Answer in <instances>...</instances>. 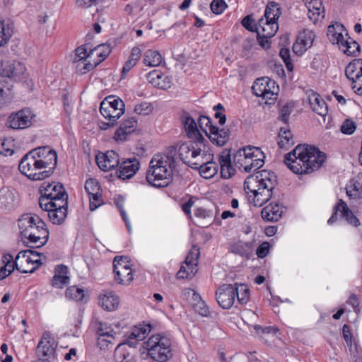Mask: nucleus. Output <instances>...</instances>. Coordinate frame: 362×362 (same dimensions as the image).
I'll return each instance as SVG.
<instances>
[{
  "label": "nucleus",
  "instance_id": "nucleus-60",
  "mask_svg": "<svg viewBox=\"0 0 362 362\" xmlns=\"http://www.w3.org/2000/svg\"><path fill=\"white\" fill-rule=\"evenodd\" d=\"M356 127V126L353 121L346 119L341 126V131L343 134L350 135L354 132Z\"/></svg>",
  "mask_w": 362,
  "mask_h": 362
},
{
  "label": "nucleus",
  "instance_id": "nucleus-36",
  "mask_svg": "<svg viewBox=\"0 0 362 362\" xmlns=\"http://www.w3.org/2000/svg\"><path fill=\"white\" fill-rule=\"evenodd\" d=\"M68 268L66 266L60 264L55 268V274L52 280V285L54 287L62 288L69 283V277L67 276Z\"/></svg>",
  "mask_w": 362,
  "mask_h": 362
},
{
  "label": "nucleus",
  "instance_id": "nucleus-29",
  "mask_svg": "<svg viewBox=\"0 0 362 362\" xmlns=\"http://www.w3.org/2000/svg\"><path fill=\"white\" fill-rule=\"evenodd\" d=\"M284 213L283 206L273 202L264 206L261 212L262 218L267 221H278Z\"/></svg>",
  "mask_w": 362,
  "mask_h": 362
},
{
  "label": "nucleus",
  "instance_id": "nucleus-55",
  "mask_svg": "<svg viewBox=\"0 0 362 362\" xmlns=\"http://www.w3.org/2000/svg\"><path fill=\"white\" fill-rule=\"evenodd\" d=\"M198 123L199 129L208 136L211 126H214L211 118L204 115L200 116Z\"/></svg>",
  "mask_w": 362,
  "mask_h": 362
},
{
  "label": "nucleus",
  "instance_id": "nucleus-56",
  "mask_svg": "<svg viewBox=\"0 0 362 362\" xmlns=\"http://www.w3.org/2000/svg\"><path fill=\"white\" fill-rule=\"evenodd\" d=\"M90 202V210L94 211L103 204V199L101 192L88 195Z\"/></svg>",
  "mask_w": 362,
  "mask_h": 362
},
{
  "label": "nucleus",
  "instance_id": "nucleus-59",
  "mask_svg": "<svg viewBox=\"0 0 362 362\" xmlns=\"http://www.w3.org/2000/svg\"><path fill=\"white\" fill-rule=\"evenodd\" d=\"M293 110V107L289 104H286L284 105L280 111V115L279 119L284 122L285 124H287L289 120V116Z\"/></svg>",
  "mask_w": 362,
  "mask_h": 362
},
{
  "label": "nucleus",
  "instance_id": "nucleus-5",
  "mask_svg": "<svg viewBox=\"0 0 362 362\" xmlns=\"http://www.w3.org/2000/svg\"><path fill=\"white\" fill-rule=\"evenodd\" d=\"M172 175L168 158L160 154L153 156L146 175L148 184L158 188L167 187L172 181Z\"/></svg>",
  "mask_w": 362,
  "mask_h": 362
},
{
  "label": "nucleus",
  "instance_id": "nucleus-4",
  "mask_svg": "<svg viewBox=\"0 0 362 362\" xmlns=\"http://www.w3.org/2000/svg\"><path fill=\"white\" fill-rule=\"evenodd\" d=\"M219 164L213 161V154L209 151L203 157L202 164L197 165L196 169L199 170L201 175L205 178H210L215 175L220 166L221 177L224 179L230 178L235 173L232 167L230 152L224 150L218 156Z\"/></svg>",
  "mask_w": 362,
  "mask_h": 362
},
{
  "label": "nucleus",
  "instance_id": "nucleus-3",
  "mask_svg": "<svg viewBox=\"0 0 362 362\" xmlns=\"http://www.w3.org/2000/svg\"><path fill=\"white\" fill-rule=\"evenodd\" d=\"M18 228L23 242L27 246L40 247L48 240L49 231L46 224L35 214L22 215L18 219Z\"/></svg>",
  "mask_w": 362,
  "mask_h": 362
},
{
  "label": "nucleus",
  "instance_id": "nucleus-43",
  "mask_svg": "<svg viewBox=\"0 0 362 362\" xmlns=\"http://www.w3.org/2000/svg\"><path fill=\"white\" fill-rule=\"evenodd\" d=\"M237 288V294H235V298L237 299L240 305H246L250 300V289L246 284L235 283L233 284Z\"/></svg>",
  "mask_w": 362,
  "mask_h": 362
},
{
  "label": "nucleus",
  "instance_id": "nucleus-64",
  "mask_svg": "<svg viewBox=\"0 0 362 362\" xmlns=\"http://www.w3.org/2000/svg\"><path fill=\"white\" fill-rule=\"evenodd\" d=\"M129 354H127V356ZM127 357V354L122 351V344H119L115 351V358L117 362H123Z\"/></svg>",
  "mask_w": 362,
  "mask_h": 362
},
{
  "label": "nucleus",
  "instance_id": "nucleus-7",
  "mask_svg": "<svg viewBox=\"0 0 362 362\" xmlns=\"http://www.w3.org/2000/svg\"><path fill=\"white\" fill-rule=\"evenodd\" d=\"M207 141H192L182 144L178 150L181 160L192 168H197V165L202 164L203 157L209 151Z\"/></svg>",
  "mask_w": 362,
  "mask_h": 362
},
{
  "label": "nucleus",
  "instance_id": "nucleus-23",
  "mask_svg": "<svg viewBox=\"0 0 362 362\" xmlns=\"http://www.w3.org/2000/svg\"><path fill=\"white\" fill-rule=\"evenodd\" d=\"M315 35L308 29L301 31L293 45V51L298 55H302L314 42Z\"/></svg>",
  "mask_w": 362,
  "mask_h": 362
},
{
  "label": "nucleus",
  "instance_id": "nucleus-19",
  "mask_svg": "<svg viewBox=\"0 0 362 362\" xmlns=\"http://www.w3.org/2000/svg\"><path fill=\"white\" fill-rule=\"evenodd\" d=\"M180 121L187 136L192 141H206L201 134L195 119L187 112L180 116Z\"/></svg>",
  "mask_w": 362,
  "mask_h": 362
},
{
  "label": "nucleus",
  "instance_id": "nucleus-61",
  "mask_svg": "<svg viewBox=\"0 0 362 362\" xmlns=\"http://www.w3.org/2000/svg\"><path fill=\"white\" fill-rule=\"evenodd\" d=\"M116 205H117V208L119 210L120 215H121L123 221L125 222V225H126L127 228L128 229V231L131 232L132 231V226H131V224H130V221L128 219L127 215V214H126V212H125V211H124V209L123 208L122 204H120L119 202H116Z\"/></svg>",
  "mask_w": 362,
  "mask_h": 362
},
{
  "label": "nucleus",
  "instance_id": "nucleus-8",
  "mask_svg": "<svg viewBox=\"0 0 362 362\" xmlns=\"http://www.w3.org/2000/svg\"><path fill=\"white\" fill-rule=\"evenodd\" d=\"M146 349L150 357L158 362H166L172 356L170 339L160 334L148 339Z\"/></svg>",
  "mask_w": 362,
  "mask_h": 362
},
{
  "label": "nucleus",
  "instance_id": "nucleus-17",
  "mask_svg": "<svg viewBox=\"0 0 362 362\" xmlns=\"http://www.w3.org/2000/svg\"><path fill=\"white\" fill-rule=\"evenodd\" d=\"M235 294H237L235 286L229 284L221 285L216 291L218 304L223 309H230L235 303Z\"/></svg>",
  "mask_w": 362,
  "mask_h": 362
},
{
  "label": "nucleus",
  "instance_id": "nucleus-18",
  "mask_svg": "<svg viewBox=\"0 0 362 362\" xmlns=\"http://www.w3.org/2000/svg\"><path fill=\"white\" fill-rule=\"evenodd\" d=\"M57 342L51 333L45 332L38 343L37 347V353L42 357H50L51 358H57L56 349Z\"/></svg>",
  "mask_w": 362,
  "mask_h": 362
},
{
  "label": "nucleus",
  "instance_id": "nucleus-62",
  "mask_svg": "<svg viewBox=\"0 0 362 362\" xmlns=\"http://www.w3.org/2000/svg\"><path fill=\"white\" fill-rule=\"evenodd\" d=\"M269 244L267 242L262 243L257 249V255L259 258H264L269 253Z\"/></svg>",
  "mask_w": 362,
  "mask_h": 362
},
{
  "label": "nucleus",
  "instance_id": "nucleus-57",
  "mask_svg": "<svg viewBox=\"0 0 362 362\" xmlns=\"http://www.w3.org/2000/svg\"><path fill=\"white\" fill-rule=\"evenodd\" d=\"M211 11L215 14L222 13L226 8L224 0H213L210 4Z\"/></svg>",
  "mask_w": 362,
  "mask_h": 362
},
{
  "label": "nucleus",
  "instance_id": "nucleus-52",
  "mask_svg": "<svg viewBox=\"0 0 362 362\" xmlns=\"http://www.w3.org/2000/svg\"><path fill=\"white\" fill-rule=\"evenodd\" d=\"M85 190L88 195L94 194L101 192L100 186L96 179L89 178L86 181Z\"/></svg>",
  "mask_w": 362,
  "mask_h": 362
},
{
  "label": "nucleus",
  "instance_id": "nucleus-27",
  "mask_svg": "<svg viewBox=\"0 0 362 362\" xmlns=\"http://www.w3.org/2000/svg\"><path fill=\"white\" fill-rule=\"evenodd\" d=\"M347 35L345 27L340 23L336 22L327 27V36L332 45H337L339 47Z\"/></svg>",
  "mask_w": 362,
  "mask_h": 362
},
{
  "label": "nucleus",
  "instance_id": "nucleus-35",
  "mask_svg": "<svg viewBox=\"0 0 362 362\" xmlns=\"http://www.w3.org/2000/svg\"><path fill=\"white\" fill-rule=\"evenodd\" d=\"M100 304L104 309L112 311L118 308L119 299L112 291H104L100 295Z\"/></svg>",
  "mask_w": 362,
  "mask_h": 362
},
{
  "label": "nucleus",
  "instance_id": "nucleus-49",
  "mask_svg": "<svg viewBox=\"0 0 362 362\" xmlns=\"http://www.w3.org/2000/svg\"><path fill=\"white\" fill-rule=\"evenodd\" d=\"M191 293L193 294L194 300H199L195 305V310L202 316H207L209 313V310L206 305H205V303L203 300H202L200 296L192 288L185 289V294L190 295Z\"/></svg>",
  "mask_w": 362,
  "mask_h": 362
},
{
  "label": "nucleus",
  "instance_id": "nucleus-54",
  "mask_svg": "<svg viewBox=\"0 0 362 362\" xmlns=\"http://www.w3.org/2000/svg\"><path fill=\"white\" fill-rule=\"evenodd\" d=\"M194 214L196 218L202 220H210L214 216V212L212 210L207 209L204 207L197 208L194 209Z\"/></svg>",
  "mask_w": 362,
  "mask_h": 362
},
{
  "label": "nucleus",
  "instance_id": "nucleus-40",
  "mask_svg": "<svg viewBox=\"0 0 362 362\" xmlns=\"http://www.w3.org/2000/svg\"><path fill=\"white\" fill-rule=\"evenodd\" d=\"M339 48L346 55L354 56L359 53L360 46L357 42L351 38L349 35L346 37Z\"/></svg>",
  "mask_w": 362,
  "mask_h": 362
},
{
  "label": "nucleus",
  "instance_id": "nucleus-20",
  "mask_svg": "<svg viewBox=\"0 0 362 362\" xmlns=\"http://www.w3.org/2000/svg\"><path fill=\"white\" fill-rule=\"evenodd\" d=\"M1 66L0 75L2 77L11 78L16 81H21L25 78L26 68L23 63L19 62H6L2 63Z\"/></svg>",
  "mask_w": 362,
  "mask_h": 362
},
{
  "label": "nucleus",
  "instance_id": "nucleus-34",
  "mask_svg": "<svg viewBox=\"0 0 362 362\" xmlns=\"http://www.w3.org/2000/svg\"><path fill=\"white\" fill-rule=\"evenodd\" d=\"M279 30L277 21H269L264 19H259L255 26L257 35H263L267 37H273Z\"/></svg>",
  "mask_w": 362,
  "mask_h": 362
},
{
  "label": "nucleus",
  "instance_id": "nucleus-28",
  "mask_svg": "<svg viewBox=\"0 0 362 362\" xmlns=\"http://www.w3.org/2000/svg\"><path fill=\"white\" fill-rule=\"evenodd\" d=\"M137 120L134 117L125 119L115 133L114 139L117 141H124L127 136L132 134L136 129Z\"/></svg>",
  "mask_w": 362,
  "mask_h": 362
},
{
  "label": "nucleus",
  "instance_id": "nucleus-6",
  "mask_svg": "<svg viewBox=\"0 0 362 362\" xmlns=\"http://www.w3.org/2000/svg\"><path fill=\"white\" fill-rule=\"evenodd\" d=\"M265 156L259 148L248 146L240 148L233 156L237 168L246 173L256 171L263 166Z\"/></svg>",
  "mask_w": 362,
  "mask_h": 362
},
{
  "label": "nucleus",
  "instance_id": "nucleus-38",
  "mask_svg": "<svg viewBox=\"0 0 362 362\" xmlns=\"http://www.w3.org/2000/svg\"><path fill=\"white\" fill-rule=\"evenodd\" d=\"M309 103L312 110L317 115L325 117L328 112V107L325 101L317 93H313L309 97Z\"/></svg>",
  "mask_w": 362,
  "mask_h": 362
},
{
  "label": "nucleus",
  "instance_id": "nucleus-1",
  "mask_svg": "<svg viewBox=\"0 0 362 362\" xmlns=\"http://www.w3.org/2000/svg\"><path fill=\"white\" fill-rule=\"evenodd\" d=\"M326 156L315 146L298 144L285 155L284 163L296 174H310L319 169Z\"/></svg>",
  "mask_w": 362,
  "mask_h": 362
},
{
  "label": "nucleus",
  "instance_id": "nucleus-11",
  "mask_svg": "<svg viewBox=\"0 0 362 362\" xmlns=\"http://www.w3.org/2000/svg\"><path fill=\"white\" fill-rule=\"evenodd\" d=\"M35 156L31 151L25 154L19 163V170L32 180H42L48 177L49 170H42Z\"/></svg>",
  "mask_w": 362,
  "mask_h": 362
},
{
  "label": "nucleus",
  "instance_id": "nucleus-58",
  "mask_svg": "<svg viewBox=\"0 0 362 362\" xmlns=\"http://www.w3.org/2000/svg\"><path fill=\"white\" fill-rule=\"evenodd\" d=\"M279 54L285 63L287 69L290 71H293V65L291 60L289 49L287 48H281Z\"/></svg>",
  "mask_w": 362,
  "mask_h": 362
},
{
  "label": "nucleus",
  "instance_id": "nucleus-46",
  "mask_svg": "<svg viewBox=\"0 0 362 362\" xmlns=\"http://www.w3.org/2000/svg\"><path fill=\"white\" fill-rule=\"evenodd\" d=\"M40 257V253L32 250L21 251L17 255V262H19L22 268L25 264H33V259Z\"/></svg>",
  "mask_w": 362,
  "mask_h": 362
},
{
  "label": "nucleus",
  "instance_id": "nucleus-21",
  "mask_svg": "<svg viewBox=\"0 0 362 362\" xmlns=\"http://www.w3.org/2000/svg\"><path fill=\"white\" fill-rule=\"evenodd\" d=\"M151 331L149 324H140L132 327L126 334L124 344L131 347H136L138 342L146 338Z\"/></svg>",
  "mask_w": 362,
  "mask_h": 362
},
{
  "label": "nucleus",
  "instance_id": "nucleus-14",
  "mask_svg": "<svg viewBox=\"0 0 362 362\" xmlns=\"http://www.w3.org/2000/svg\"><path fill=\"white\" fill-rule=\"evenodd\" d=\"M252 88L255 95L269 100L276 98L279 90L276 82L268 77L257 78L254 82Z\"/></svg>",
  "mask_w": 362,
  "mask_h": 362
},
{
  "label": "nucleus",
  "instance_id": "nucleus-39",
  "mask_svg": "<svg viewBox=\"0 0 362 362\" xmlns=\"http://www.w3.org/2000/svg\"><path fill=\"white\" fill-rule=\"evenodd\" d=\"M278 138V145L281 148L288 149L294 144L293 134L291 130L286 127L280 128Z\"/></svg>",
  "mask_w": 362,
  "mask_h": 362
},
{
  "label": "nucleus",
  "instance_id": "nucleus-48",
  "mask_svg": "<svg viewBox=\"0 0 362 362\" xmlns=\"http://www.w3.org/2000/svg\"><path fill=\"white\" fill-rule=\"evenodd\" d=\"M340 204L341 206V216L344 218L347 223L354 227L360 226L361 223L358 218L349 209L346 203L340 199Z\"/></svg>",
  "mask_w": 362,
  "mask_h": 362
},
{
  "label": "nucleus",
  "instance_id": "nucleus-30",
  "mask_svg": "<svg viewBox=\"0 0 362 362\" xmlns=\"http://www.w3.org/2000/svg\"><path fill=\"white\" fill-rule=\"evenodd\" d=\"M208 136L213 144L222 146L228 141L230 131L228 129L219 128L216 126H211L210 132H209Z\"/></svg>",
  "mask_w": 362,
  "mask_h": 362
},
{
  "label": "nucleus",
  "instance_id": "nucleus-47",
  "mask_svg": "<svg viewBox=\"0 0 362 362\" xmlns=\"http://www.w3.org/2000/svg\"><path fill=\"white\" fill-rule=\"evenodd\" d=\"M13 33V26L12 24H6L4 21L0 19V47L6 45Z\"/></svg>",
  "mask_w": 362,
  "mask_h": 362
},
{
  "label": "nucleus",
  "instance_id": "nucleus-41",
  "mask_svg": "<svg viewBox=\"0 0 362 362\" xmlns=\"http://www.w3.org/2000/svg\"><path fill=\"white\" fill-rule=\"evenodd\" d=\"M199 249L194 247L188 253L186 257L185 264L187 267H188L189 270H190V273L194 276L197 273V267L198 264V258H199Z\"/></svg>",
  "mask_w": 362,
  "mask_h": 362
},
{
  "label": "nucleus",
  "instance_id": "nucleus-13",
  "mask_svg": "<svg viewBox=\"0 0 362 362\" xmlns=\"http://www.w3.org/2000/svg\"><path fill=\"white\" fill-rule=\"evenodd\" d=\"M42 170H49V176L57 163V156L55 151L49 146H42L31 151Z\"/></svg>",
  "mask_w": 362,
  "mask_h": 362
},
{
  "label": "nucleus",
  "instance_id": "nucleus-10",
  "mask_svg": "<svg viewBox=\"0 0 362 362\" xmlns=\"http://www.w3.org/2000/svg\"><path fill=\"white\" fill-rule=\"evenodd\" d=\"M125 105L122 99L115 95L106 97L100 103L101 115L115 125L117 120L124 113Z\"/></svg>",
  "mask_w": 362,
  "mask_h": 362
},
{
  "label": "nucleus",
  "instance_id": "nucleus-44",
  "mask_svg": "<svg viewBox=\"0 0 362 362\" xmlns=\"http://www.w3.org/2000/svg\"><path fill=\"white\" fill-rule=\"evenodd\" d=\"M281 12L278 5L274 2L269 3L265 8L264 16L261 19L269 21H277Z\"/></svg>",
  "mask_w": 362,
  "mask_h": 362
},
{
  "label": "nucleus",
  "instance_id": "nucleus-53",
  "mask_svg": "<svg viewBox=\"0 0 362 362\" xmlns=\"http://www.w3.org/2000/svg\"><path fill=\"white\" fill-rule=\"evenodd\" d=\"M152 106L147 102H142L136 105L134 109L135 113L140 115H147L152 112Z\"/></svg>",
  "mask_w": 362,
  "mask_h": 362
},
{
  "label": "nucleus",
  "instance_id": "nucleus-22",
  "mask_svg": "<svg viewBox=\"0 0 362 362\" xmlns=\"http://www.w3.org/2000/svg\"><path fill=\"white\" fill-rule=\"evenodd\" d=\"M117 170V177L122 180L132 178L140 168V162L135 157L127 158L119 163Z\"/></svg>",
  "mask_w": 362,
  "mask_h": 362
},
{
  "label": "nucleus",
  "instance_id": "nucleus-37",
  "mask_svg": "<svg viewBox=\"0 0 362 362\" xmlns=\"http://www.w3.org/2000/svg\"><path fill=\"white\" fill-rule=\"evenodd\" d=\"M3 262L5 264L3 268L6 269L9 275L14 269H16L18 271L23 274L33 273L36 270V267H31L30 269L22 268L20 262H17V257H16L15 261H13V256L10 254H6L3 256Z\"/></svg>",
  "mask_w": 362,
  "mask_h": 362
},
{
  "label": "nucleus",
  "instance_id": "nucleus-2",
  "mask_svg": "<svg viewBox=\"0 0 362 362\" xmlns=\"http://www.w3.org/2000/svg\"><path fill=\"white\" fill-rule=\"evenodd\" d=\"M274 173L266 170L256 172L248 176L244 182V189L249 196V201L255 206L260 207L267 202L272 197L275 180L272 179Z\"/></svg>",
  "mask_w": 362,
  "mask_h": 362
},
{
  "label": "nucleus",
  "instance_id": "nucleus-63",
  "mask_svg": "<svg viewBox=\"0 0 362 362\" xmlns=\"http://www.w3.org/2000/svg\"><path fill=\"white\" fill-rule=\"evenodd\" d=\"M339 211L341 214V206L340 204V199L337 204L334 206L333 213L331 217L328 219L327 223L329 225L333 224L337 220V212Z\"/></svg>",
  "mask_w": 362,
  "mask_h": 362
},
{
  "label": "nucleus",
  "instance_id": "nucleus-31",
  "mask_svg": "<svg viewBox=\"0 0 362 362\" xmlns=\"http://www.w3.org/2000/svg\"><path fill=\"white\" fill-rule=\"evenodd\" d=\"M308 18L315 24L325 18V8L321 0H311L308 4Z\"/></svg>",
  "mask_w": 362,
  "mask_h": 362
},
{
  "label": "nucleus",
  "instance_id": "nucleus-12",
  "mask_svg": "<svg viewBox=\"0 0 362 362\" xmlns=\"http://www.w3.org/2000/svg\"><path fill=\"white\" fill-rule=\"evenodd\" d=\"M35 115L30 108L12 112L7 118L6 126L15 130L25 129L33 124Z\"/></svg>",
  "mask_w": 362,
  "mask_h": 362
},
{
  "label": "nucleus",
  "instance_id": "nucleus-26",
  "mask_svg": "<svg viewBox=\"0 0 362 362\" xmlns=\"http://www.w3.org/2000/svg\"><path fill=\"white\" fill-rule=\"evenodd\" d=\"M42 210L48 212L49 220L54 224H61L64 222L67 214V204L52 203L47 208H41Z\"/></svg>",
  "mask_w": 362,
  "mask_h": 362
},
{
  "label": "nucleus",
  "instance_id": "nucleus-51",
  "mask_svg": "<svg viewBox=\"0 0 362 362\" xmlns=\"http://www.w3.org/2000/svg\"><path fill=\"white\" fill-rule=\"evenodd\" d=\"M84 296V290L76 286L68 287L65 291V297L69 300L80 301L83 300Z\"/></svg>",
  "mask_w": 362,
  "mask_h": 362
},
{
  "label": "nucleus",
  "instance_id": "nucleus-45",
  "mask_svg": "<svg viewBox=\"0 0 362 362\" xmlns=\"http://www.w3.org/2000/svg\"><path fill=\"white\" fill-rule=\"evenodd\" d=\"M90 57V54H88L87 49L84 46L78 47L75 49V56L73 61L74 63H78L77 66L81 74H83L82 71H83V63L90 62L89 61L87 62V58H89Z\"/></svg>",
  "mask_w": 362,
  "mask_h": 362
},
{
  "label": "nucleus",
  "instance_id": "nucleus-33",
  "mask_svg": "<svg viewBox=\"0 0 362 362\" xmlns=\"http://www.w3.org/2000/svg\"><path fill=\"white\" fill-rule=\"evenodd\" d=\"M97 51L98 54V60L97 62H95L93 64L88 62V63H83V71H82L83 74H86L88 71H90V70L93 69L95 67H96L100 63H101L103 61H104L108 55L111 52V47L108 44H102L98 45L95 49Z\"/></svg>",
  "mask_w": 362,
  "mask_h": 362
},
{
  "label": "nucleus",
  "instance_id": "nucleus-25",
  "mask_svg": "<svg viewBox=\"0 0 362 362\" xmlns=\"http://www.w3.org/2000/svg\"><path fill=\"white\" fill-rule=\"evenodd\" d=\"M116 332L106 324L100 323L97 330L98 345L101 349H109L110 345L114 344L115 334Z\"/></svg>",
  "mask_w": 362,
  "mask_h": 362
},
{
  "label": "nucleus",
  "instance_id": "nucleus-32",
  "mask_svg": "<svg viewBox=\"0 0 362 362\" xmlns=\"http://www.w3.org/2000/svg\"><path fill=\"white\" fill-rule=\"evenodd\" d=\"M148 81L153 86L160 89H167L170 87V78L159 71L153 70L147 74Z\"/></svg>",
  "mask_w": 362,
  "mask_h": 362
},
{
  "label": "nucleus",
  "instance_id": "nucleus-9",
  "mask_svg": "<svg viewBox=\"0 0 362 362\" xmlns=\"http://www.w3.org/2000/svg\"><path fill=\"white\" fill-rule=\"evenodd\" d=\"M40 191L41 192V197L39 198L40 208H47L52 203L67 204L68 195L60 183L45 182L40 186Z\"/></svg>",
  "mask_w": 362,
  "mask_h": 362
},
{
  "label": "nucleus",
  "instance_id": "nucleus-42",
  "mask_svg": "<svg viewBox=\"0 0 362 362\" xmlns=\"http://www.w3.org/2000/svg\"><path fill=\"white\" fill-rule=\"evenodd\" d=\"M162 59V56L158 51L148 49L144 53L143 62L148 66H158L161 64Z\"/></svg>",
  "mask_w": 362,
  "mask_h": 362
},
{
  "label": "nucleus",
  "instance_id": "nucleus-16",
  "mask_svg": "<svg viewBox=\"0 0 362 362\" xmlns=\"http://www.w3.org/2000/svg\"><path fill=\"white\" fill-rule=\"evenodd\" d=\"M346 76L352 83H355L352 86L356 89L355 92L358 95H362V59H354L346 67Z\"/></svg>",
  "mask_w": 362,
  "mask_h": 362
},
{
  "label": "nucleus",
  "instance_id": "nucleus-15",
  "mask_svg": "<svg viewBox=\"0 0 362 362\" xmlns=\"http://www.w3.org/2000/svg\"><path fill=\"white\" fill-rule=\"evenodd\" d=\"M115 281L122 285H129L134 279L132 269L128 261L122 257H115L113 261Z\"/></svg>",
  "mask_w": 362,
  "mask_h": 362
},
{
  "label": "nucleus",
  "instance_id": "nucleus-24",
  "mask_svg": "<svg viewBox=\"0 0 362 362\" xmlns=\"http://www.w3.org/2000/svg\"><path fill=\"white\" fill-rule=\"evenodd\" d=\"M96 163L98 167L103 171H109L119 165V157L115 151H107L96 156Z\"/></svg>",
  "mask_w": 362,
  "mask_h": 362
},
{
  "label": "nucleus",
  "instance_id": "nucleus-50",
  "mask_svg": "<svg viewBox=\"0 0 362 362\" xmlns=\"http://www.w3.org/2000/svg\"><path fill=\"white\" fill-rule=\"evenodd\" d=\"M15 151V141L12 138L0 139V154L11 156Z\"/></svg>",
  "mask_w": 362,
  "mask_h": 362
}]
</instances>
